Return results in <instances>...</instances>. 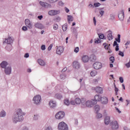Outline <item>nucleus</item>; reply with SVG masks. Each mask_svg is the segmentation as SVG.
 <instances>
[{
    "label": "nucleus",
    "mask_w": 130,
    "mask_h": 130,
    "mask_svg": "<svg viewBox=\"0 0 130 130\" xmlns=\"http://www.w3.org/2000/svg\"><path fill=\"white\" fill-rule=\"evenodd\" d=\"M82 59L83 62H88L89 61V56L87 55H84L82 57Z\"/></svg>",
    "instance_id": "nucleus-23"
},
{
    "label": "nucleus",
    "mask_w": 130,
    "mask_h": 130,
    "mask_svg": "<svg viewBox=\"0 0 130 130\" xmlns=\"http://www.w3.org/2000/svg\"><path fill=\"white\" fill-rule=\"evenodd\" d=\"M35 26L36 27V28H38V29H41V30H42V29H43V28H44V26H43V25L40 23H36L35 24Z\"/></svg>",
    "instance_id": "nucleus-19"
},
{
    "label": "nucleus",
    "mask_w": 130,
    "mask_h": 130,
    "mask_svg": "<svg viewBox=\"0 0 130 130\" xmlns=\"http://www.w3.org/2000/svg\"><path fill=\"white\" fill-rule=\"evenodd\" d=\"M49 105L50 108L54 109L55 107H56V103L53 101H50L49 103Z\"/></svg>",
    "instance_id": "nucleus-15"
},
{
    "label": "nucleus",
    "mask_w": 130,
    "mask_h": 130,
    "mask_svg": "<svg viewBox=\"0 0 130 130\" xmlns=\"http://www.w3.org/2000/svg\"><path fill=\"white\" fill-rule=\"evenodd\" d=\"M96 59L97 57L93 54L90 55L89 57H88V60H89V61H91V62H94V61H96Z\"/></svg>",
    "instance_id": "nucleus-13"
},
{
    "label": "nucleus",
    "mask_w": 130,
    "mask_h": 130,
    "mask_svg": "<svg viewBox=\"0 0 130 130\" xmlns=\"http://www.w3.org/2000/svg\"><path fill=\"white\" fill-rule=\"evenodd\" d=\"M75 101V103H76L77 104H81V99H80V98H76Z\"/></svg>",
    "instance_id": "nucleus-34"
},
{
    "label": "nucleus",
    "mask_w": 130,
    "mask_h": 130,
    "mask_svg": "<svg viewBox=\"0 0 130 130\" xmlns=\"http://www.w3.org/2000/svg\"><path fill=\"white\" fill-rule=\"evenodd\" d=\"M103 45L104 46V48H105V49H109V48H110V44L108 45L107 43H104L103 44Z\"/></svg>",
    "instance_id": "nucleus-29"
},
{
    "label": "nucleus",
    "mask_w": 130,
    "mask_h": 130,
    "mask_svg": "<svg viewBox=\"0 0 130 130\" xmlns=\"http://www.w3.org/2000/svg\"><path fill=\"white\" fill-rule=\"evenodd\" d=\"M30 23H31V21H30V20L26 19L25 20V24L26 26V25H28V24H30Z\"/></svg>",
    "instance_id": "nucleus-46"
},
{
    "label": "nucleus",
    "mask_w": 130,
    "mask_h": 130,
    "mask_svg": "<svg viewBox=\"0 0 130 130\" xmlns=\"http://www.w3.org/2000/svg\"><path fill=\"white\" fill-rule=\"evenodd\" d=\"M73 68H74V69H76V70H79V69L81 68V64H80V62L77 61H73Z\"/></svg>",
    "instance_id": "nucleus-12"
},
{
    "label": "nucleus",
    "mask_w": 130,
    "mask_h": 130,
    "mask_svg": "<svg viewBox=\"0 0 130 130\" xmlns=\"http://www.w3.org/2000/svg\"><path fill=\"white\" fill-rule=\"evenodd\" d=\"M119 81H120V83H123V81H124L123 78H122L121 77H119Z\"/></svg>",
    "instance_id": "nucleus-57"
},
{
    "label": "nucleus",
    "mask_w": 130,
    "mask_h": 130,
    "mask_svg": "<svg viewBox=\"0 0 130 130\" xmlns=\"http://www.w3.org/2000/svg\"><path fill=\"white\" fill-rule=\"evenodd\" d=\"M110 123V116H106L105 118V123L107 125H108Z\"/></svg>",
    "instance_id": "nucleus-22"
},
{
    "label": "nucleus",
    "mask_w": 130,
    "mask_h": 130,
    "mask_svg": "<svg viewBox=\"0 0 130 130\" xmlns=\"http://www.w3.org/2000/svg\"><path fill=\"white\" fill-rule=\"evenodd\" d=\"M64 10L66 12V13H69V12H70V9H69L68 8L65 7L64 8Z\"/></svg>",
    "instance_id": "nucleus-63"
},
{
    "label": "nucleus",
    "mask_w": 130,
    "mask_h": 130,
    "mask_svg": "<svg viewBox=\"0 0 130 130\" xmlns=\"http://www.w3.org/2000/svg\"><path fill=\"white\" fill-rule=\"evenodd\" d=\"M101 101L102 104H107L108 103V99L105 96L102 97Z\"/></svg>",
    "instance_id": "nucleus-17"
},
{
    "label": "nucleus",
    "mask_w": 130,
    "mask_h": 130,
    "mask_svg": "<svg viewBox=\"0 0 130 130\" xmlns=\"http://www.w3.org/2000/svg\"><path fill=\"white\" fill-rule=\"evenodd\" d=\"M66 74H61L60 75V78L61 80H64V79H66Z\"/></svg>",
    "instance_id": "nucleus-45"
},
{
    "label": "nucleus",
    "mask_w": 130,
    "mask_h": 130,
    "mask_svg": "<svg viewBox=\"0 0 130 130\" xmlns=\"http://www.w3.org/2000/svg\"><path fill=\"white\" fill-rule=\"evenodd\" d=\"M22 31H27L28 30V28L26 26H23L22 27Z\"/></svg>",
    "instance_id": "nucleus-51"
},
{
    "label": "nucleus",
    "mask_w": 130,
    "mask_h": 130,
    "mask_svg": "<svg viewBox=\"0 0 130 130\" xmlns=\"http://www.w3.org/2000/svg\"><path fill=\"white\" fill-rule=\"evenodd\" d=\"M114 87H115V92H118V88L116 87V85L114 84Z\"/></svg>",
    "instance_id": "nucleus-60"
},
{
    "label": "nucleus",
    "mask_w": 130,
    "mask_h": 130,
    "mask_svg": "<svg viewBox=\"0 0 130 130\" xmlns=\"http://www.w3.org/2000/svg\"><path fill=\"white\" fill-rule=\"evenodd\" d=\"M67 17L68 22H73V21H74V18L73 17V16L68 15Z\"/></svg>",
    "instance_id": "nucleus-28"
},
{
    "label": "nucleus",
    "mask_w": 130,
    "mask_h": 130,
    "mask_svg": "<svg viewBox=\"0 0 130 130\" xmlns=\"http://www.w3.org/2000/svg\"><path fill=\"white\" fill-rule=\"evenodd\" d=\"M109 60H110V61H111V62L112 63H113V62H114V61L115 60V59L114 58V56H111L109 58Z\"/></svg>",
    "instance_id": "nucleus-38"
},
{
    "label": "nucleus",
    "mask_w": 130,
    "mask_h": 130,
    "mask_svg": "<svg viewBox=\"0 0 130 130\" xmlns=\"http://www.w3.org/2000/svg\"><path fill=\"white\" fill-rule=\"evenodd\" d=\"M55 98L56 99H58V100H60V99L62 98V95L60 93H56L55 95Z\"/></svg>",
    "instance_id": "nucleus-27"
},
{
    "label": "nucleus",
    "mask_w": 130,
    "mask_h": 130,
    "mask_svg": "<svg viewBox=\"0 0 130 130\" xmlns=\"http://www.w3.org/2000/svg\"><path fill=\"white\" fill-rule=\"evenodd\" d=\"M115 19V16L113 14L110 15V20L113 21Z\"/></svg>",
    "instance_id": "nucleus-42"
},
{
    "label": "nucleus",
    "mask_w": 130,
    "mask_h": 130,
    "mask_svg": "<svg viewBox=\"0 0 130 130\" xmlns=\"http://www.w3.org/2000/svg\"><path fill=\"white\" fill-rule=\"evenodd\" d=\"M100 42H101L100 41V40L99 39V38H97V39H94V43H97L98 44L100 43Z\"/></svg>",
    "instance_id": "nucleus-47"
},
{
    "label": "nucleus",
    "mask_w": 130,
    "mask_h": 130,
    "mask_svg": "<svg viewBox=\"0 0 130 130\" xmlns=\"http://www.w3.org/2000/svg\"><path fill=\"white\" fill-rule=\"evenodd\" d=\"M64 49L62 46L58 47L56 49L57 54L60 55L63 52Z\"/></svg>",
    "instance_id": "nucleus-14"
},
{
    "label": "nucleus",
    "mask_w": 130,
    "mask_h": 130,
    "mask_svg": "<svg viewBox=\"0 0 130 130\" xmlns=\"http://www.w3.org/2000/svg\"><path fill=\"white\" fill-rule=\"evenodd\" d=\"M24 57L25 58H28V57H29V54L28 53H26L25 54H24Z\"/></svg>",
    "instance_id": "nucleus-58"
},
{
    "label": "nucleus",
    "mask_w": 130,
    "mask_h": 130,
    "mask_svg": "<svg viewBox=\"0 0 130 130\" xmlns=\"http://www.w3.org/2000/svg\"><path fill=\"white\" fill-rule=\"evenodd\" d=\"M110 125H111L112 129H117L118 128V123H117V121H112L110 123Z\"/></svg>",
    "instance_id": "nucleus-7"
},
{
    "label": "nucleus",
    "mask_w": 130,
    "mask_h": 130,
    "mask_svg": "<svg viewBox=\"0 0 130 130\" xmlns=\"http://www.w3.org/2000/svg\"><path fill=\"white\" fill-rule=\"evenodd\" d=\"M24 115H26V113L23 112L21 109H18L12 116V121L14 123L21 122L24 120Z\"/></svg>",
    "instance_id": "nucleus-1"
},
{
    "label": "nucleus",
    "mask_w": 130,
    "mask_h": 130,
    "mask_svg": "<svg viewBox=\"0 0 130 130\" xmlns=\"http://www.w3.org/2000/svg\"><path fill=\"white\" fill-rule=\"evenodd\" d=\"M8 62L6 61H3L2 62V63L0 64V66L2 69H6L7 66H8Z\"/></svg>",
    "instance_id": "nucleus-21"
},
{
    "label": "nucleus",
    "mask_w": 130,
    "mask_h": 130,
    "mask_svg": "<svg viewBox=\"0 0 130 130\" xmlns=\"http://www.w3.org/2000/svg\"><path fill=\"white\" fill-rule=\"evenodd\" d=\"M58 128L59 130H69V126L64 122H61L58 124Z\"/></svg>",
    "instance_id": "nucleus-3"
},
{
    "label": "nucleus",
    "mask_w": 130,
    "mask_h": 130,
    "mask_svg": "<svg viewBox=\"0 0 130 130\" xmlns=\"http://www.w3.org/2000/svg\"><path fill=\"white\" fill-rule=\"evenodd\" d=\"M95 90L96 93L102 94L103 93V88L101 87L97 86L95 88Z\"/></svg>",
    "instance_id": "nucleus-16"
},
{
    "label": "nucleus",
    "mask_w": 130,
    "mask_h": 130,
    "mask_svg": "<svg viewBox=\"0 0 130 130\" xmlns=\"http://www.w3.org/2000/svg\"><path fill=\"white\" fill-rule=\"evenodd\" d=\"M38 63H39L40 66H45V62L41 59H39L38 60Z\"/></svg>",
    "instance_id": "nucleus-26"
},
{
    "label": "nucleus",
    "mask_w": 130,
    "mask_h": 130,
    "mask_svg": "<svg viewBox=\"0 0 130 130\" xmlns=\"http://www.w3.org/2000/svg\"><path fill=\"white\" fill-rule=\"evenodd\" d=\"M13 42H14V40H13V39H12L11 37H9V38L8 39H5V40L3 42V44H10L9 46H8L6 47V48H7V50L8 51H11V50H12V49H13V47L12 46V43H13Z\"/></svg>",
    "instance_id": "nucleus-2"
},
{
    "label": "nucleus",
    "mask_w": 130,
    "mask_h": 130,
    "mask_svg": "<svg viewBox=\"0 0 130 130\" xmlns=\"http://www.w3.org/2000/svg\"><path fill=\"white\" fill-rule=\"evenodd\" d=\"M125 66L126 67V68H130V59L129 62L125 64Z\"/></svg>",
    "instance_id": "nucleus-56"
},
{
    "label": "nucleus",
    "mask_w": 130,
    "mask_h": 130,
    "mask_svg": "<svg viewBox=\"0 0 130 130\" xmlns=\"http://www.w3.org/2000/svg\"><path fill=\"white\" fill-rule=\"evenodd\" d=\"M115 41H116L118 43H120V35L118 34L117 35V38H115Z\"/></svg>",
    "instance_id": "nucleus-30"
},
{
    "label": "nucleus",
    "mask_w": 130,
    "mask_h": 130,
    "mask_svg": "<svg viewBox=\"0 0 130 130\" xmlns=\"http://www.w3.org/2000/svg\"><path fill=\"white\" fill-rule=\"evenodd\" d=\"M62 28L63 32H66V31H67V29H68V25L67 24L62 25Z\"/></svg>",
    "instance_id": "nucleus-35"
},
{
    "label": "nucleus",
    "mask_w": 130,
    "mask_h": 130,
    "mask_svg": "<svg viewBox=\"0 0 130 130\" xmlns=\"http://www.w3.org/2000/svg\"><path fill=\"white\" fill-rule=\"evenodd\" d=\"M34 103L36 105H39L41 102V96L40 95H37L34 96L33 99Z\"/></svg>",
    "instance_id": "nucleus-4"
},
{
    "label": "nucleus",
    "mask_w": 130,
    "mask_h": 130,
    "mask_svg": "<svg viewBox=\"0 0 130 130\" xmlns=\"http://www.w3.org/2000/svg\"><path fill=\"white\" fill-rule=\"evenodd\" d=\"M118 17L120 21H123V20H124V11L121 10L118 14Z\"/></svg>",
    "instance_id": "nucleus-10"
},
{
    "label": "nucleus",
    "mask_w": 130,
    "mask_h": 130,
    "mask_svg": "<svg viewBox=\"0 0 130 130\" xmlns=\"http://www.w3.org/2000/svg\"><path fill=\"white\" fill-rule=\"evenodd\" d=\"M79 49L78 47H77L76 48H75V50H74V52H76V53H78V52H79Z\"/></svg>",
    "instance_id": "nucleus-52"
},
{
    "label": "nucleus",
    "mask_w": 130,
    "mask_h": 130,
    "mask_svg": "<svg viewBox=\"0 0 130 130\" xmlns=\"http://www.w3.org/2000/svg\"><path fill=\"white\" fill-rule=\"evenodd\" d=\"M58 5H59V6H61V7H62V6H63V5H64V3H63L62 2V1H60L58 3Z\"/></svg>",
    "instance_id": "nucleus-55"
},
{
    "label": "nucleus",
    "mask_w": 130,
    "mask_h": 130,
    "mask_svg": "<svg viewBox=\"0 0 130 130\" xmlns=\"http://www.w3.org/2000/svg\"><path fill=\"white\" fill-rule=\"evenodd\" d=\"M94 109H95V110L96 112H98V111H99V110H100V106H99V105H95L94 107Z\"/></svg>",
    "instance_id": "nucleus-32"
},
{
    "label": "nucleus",
    "mask_w": 130,
    "mask_h": 130,
    "mask_svg": "<svg viewBox=\"0 0 130 130\" xmlns=\"http://www.w3.org/2000/svg\"><path fill=\"white\" fill-rule=\"evenodd\" d=\"M60 13V11L59 10H54V16L56 15H58V14Z\"/></svg>",
    "instance_id": "nucleus-43"
},
{
    "label": "nucleus",
    "mask_w": 130,
    "mask_h": 130,
    "mask_svg": "<svg viewBox=\"0 0 130 130\" xmlns=\"http://www.w3.org/2000/svg\"><path fill=\"white\" fill-rule=\"evenodd\" d=\"M100 14L101 15V16L102 17V16H103V15H104V11L102 10L100 12Z\"/></svg>",
    "instance_id": "nucleus-59"
},
{
    "label": "nucleus",
    "mask_w": 130,
    "mask_h": 130,
    "mask_svg": "<svg viewBox=\"0 0 130 130\" xmlns=\"http://www.w3.org/2000/svg\"><path fill=\"white\" fill-rule=\"evenodd\" d=\"M97 75L96 71H92L90 72V76L91 77H95Z\"/></svg>",
    "instance_id": "nucleus-31"
},
{
    "label": "nucleus",
    "mask_w": 130,
    "mask_h": 130,
    "mask_svg": "<svg viewBox=\"0 0 130 130\" xmlns=\"http://www.w3.org/2000/svg\"><path fill=\"white\" fill-rule=\"evenodd\" d=\"M45 130H52V128L51 126H48Z\"/></svg>",
    "instance_id": "nucleus-62"
},
{
    "label": "nucleus",
    "mask_w": 130,
    "mask_h": 130,
    "mask_svg": "<svg viewBox=\"0 0 130 130\" xmlns=\"http://www.w3.org/2000/svg\"><path fill=\"white\" fill-rule=\"evenodd\" d=\"M118 54L119 55H120V56H122V57H123V56H124V53L123 52H121V51H119Z\"/></svg>",
    "instance_id": "nucleus-48"
},
{
    "label": "nucleus",
    "mask_w": 130,
    "mask_h": 130,
    "mask_svg": "<svg viewBox=\"0 0 130 130\" xmlns=\"http://www.w3.org/2000/svg\"><path fill=\"white\" fill-rule=\"evenodd\" d=\"M41 48L42 50H45V49H46L45 45H42L41 47Z\"/></svg>",
    "instance_id": "nucleus-50"
},
{
    "label": "nucleus",
    "mask_w": 130,
    "mask_h": 130,
    "mask_svg": "<svg viewBox=\"0 0 130 130\" xmlns=\"http://www.w3.org/2000/svg\"><path fill=\"white\" fill-rule=\"evenodd\" d=\"M54 10H50L48 12V14L50 16H54Z\"/></svg>",
    "instance_id": "nucleus-40"
},
{
    "label": "nucleus",
    "mask_w": 130,
    "mask_h": 130,
    "mask_svg": "<svg viewBox=\"0 0 130 130\" xmlns=\"http://www.w3.org/2000/svg\"><path fill=\"white\" fill-rule=\"evenodd\" d=\"M33 119H34V120H38V119H39V115H38V114L34 115Z\"/></svg>",
    "instance_id": "nucleus-33"
},
{
    "label": "nucleus",
    "mask_w": 130,
    "mask_h": 130,
    "mask_svg": "<svg viewBox=\"0 0 130 130\" xmlns=\"http://www.w3.org/2000/svg\"><path fill=\"white\" fill-rule=\"evenodd\" d=\"M52 46H53L52 44H50V45H49V46L48 48V50L49 51H50V50H51V49L52 48Z\"/></svg>",
    "instance_id": "nucleus-53"
},
{
    "label": "nucleus",
    "mask_w": 130,
    "mask_h": 130,
    "mask_svg": "<svg viewBox=\"0 0 130 130\" xmlns=\"http://www.w3.org/2000/svg\"><path fill=\"white\" fill-rule=\"evenodd\" d=\"M94 70H100L102 68V63L100 62H95L93 64Z\"/></svg>",
    "instance_id": "nucleus-8"
},
{
    "label": "nucleus",
    "mask_w": 130,
    "mask_h": 130,
    "mask_svg": "<svg viewBox=\"0 0 130 130\" xmlns=\"http://www.w3.org/2000/svg\"><path fill=\"white\" fill-rule=\"evenodd\" d=\"M7 115V113L5 110H2L0 112V117H6Z\"/></svg>",
    "instance_id": "nucleus-24"
},
{
    "label": "nucleus",
    "mask_w": 130,
    "mask_h": 130,
    "mask_svg": "<svg viewBox=\"0 0 130 130\" xmlns=\"http://www.w3.org/2000/svg\"><path fill=\"white\" fill-rule=\"evenodd\" d=\"M40 5L43 7V8H45V9H48V8H51V5L47 3L40 2Z\"/></svg>",
    "instance_id": "nucleus-9"
},
{
    "label": "nucleus",
    "mask_w": 130,
    "mask_h": 130,
    "mask_svg": "<svg viewBox=\"0 0 130 130\" xmlns=\"http://www.w3.org/2000/svg\"><path fill=\"white\" fill-rule=\"evenodd\" d=\"M93 6L95 8H98V7H100V6H101V4H100L99 2L95 3H94Z\"/></svg>",
    "instance_id": "nucleus-41"
},
{
    "label": "nucleus",
    "mask_w": 130,
    "mask_h": 130,
    "mask_svg": "<svg viewBox=\"0 0 130 130\" xmlns=\"http://www.w3.org/2000/svg\"><path fill=\"white\" fill-rule=\"evenodd\" d=\"M81 103L83 106H86L87 104V101H86V99L82 98L81 99Z\"/></svg>",
    "instance_id": "nucleus-25"
},
{
    "label": "nucleus",
    "mask_w": 130,
    "mask_h": 130,
    "mask_svg": "<svg viewBox=\"0 0 130 130\" xmlns=\"http://www.w3.org/2000/svg\"><path fill=\"white\" fill-rule=\"evenodd\" d=\"M38 18L39 20H42V19L43 18V15H39L38 16Z\"/></svg>",
    "instance_id": "nucleus-61"
},
{
    "label": "nucleus",
    "mask_w": 130,
    "mask_h": 130,
    "mask_svg": "<svg viewBox=\"0 0 130 130\" xmlns=\"http://www.w3.org/2000/svg\"><path fill=\"white\" fill-rule=\"evenodd\" d=\"M26 27L28 28L29 29H32V23L30 22L27 25H26Z\"/></svg>",
    "instance_id": "nucleus-49"
},
{
    "label": "nucleus",
    "mask_w": 130,
    "mask_h": 130,
    "mask_svg": "<svg viewBox=\"0 0 130 130\" xmlns=\"http://www.w3.org/2000/svg\"><path fill=\"white\" fill-rule=\"evenodd\" d=\"M118 45V44H117V42L116 41H114L113 46H117Z\"/></svg>",
    "instance_id": "nucleus-54"
},
{
    "label": "nucleus",
    "mask_w": 130,
    "mask_h": 130,
    "mask_svg": "<svg viewBox=\"0 0 130 130\" xmlns=\"http://www.w3.org/2000/svg\"><path fill=\"white\" fill-rule=\"evenodd\" d=\"M54 30H57L58 29V25L57 24H54L53 25Z\"/></svg>",
    "instance_id": "nucleus-44"
},
{
    "label": "nucleus",
    "mask_w": 130,
    "mask_h": 130,
    "mask_svg": "<svg viewBox=\"0 0 130 130\" xmlns=\"http://www.w3.org/2000/svg\"><path fill=\"white\" fill-rule=\"evenodd\" d=\"M55 116L56 119H61L64 117V113L63 111H60L57 113Z\"/></svg>",
    "instance_id": "nucleus-6"
},
{
    "label": "nucleus",
    "mask_w": 130,
    "mask_h": 130,
    "mask_svg": "<svg viewBox=\"0 0 130 130\" xmlns=\"http://www.w3.org/2000/svg\"><path fill=\"white\" fill-rule=\"evenodd\" d=\"M64 103L65 105L69 106L70 105V101L69 100H64Z\"/></svg>",
    "instance_id": "nucleus-39"
},
{
    "label": "nucleus",
    "mask_w": 130,
    "mask_h": 130,
    "mask_svg": "<svg viewBox=\"0 0 130 130\" xmlns=\"http://www.w3.org/2000/svg\"><path fill=\"white\" fill-rule=\"evenodd\" d=\"M5 73L6 75H11L12 74V67L11 66H9L5 68Z\"/></svg>",
    "instance_id": "nucleus-11"
},
{
    "label": "nucleus",
    "mask_w": 130,
    "mask_h": 130,
    "mask_svg": "<svg viewBox=\"0 0 130 130\" xmlns=\"http://www.w3.org/2000/svg\"><path fill=\"white\" fill-rule=\"evenodd\" d=\"M109 34H108V39L110 41V40H112L113 39V36H112V31L111 30L108 31Z\"/></svg>",
    "instance_id": "nucleus-20"
},
{
    "label": "nucleus",
    "mask_w": 130,
    "mask_h": 130,
    "mask_svg": "<svg viewBox=\"0 0 130 130\" xmlns=\"http://www.w3.org/2000/svg\"><path fill=\"white\" fill-rule=\"evenodd\" d=\"M96 118L98 119H99L100 118H102V114H101V113H97L96 116Z\"/></svg>",
    "instance_id": "nucleus-37"
},
{
    "label": "nucleus",
    "mask_w": 130,
    "mask_h": 130,
    "mask_svg": "<svg viewBox=\"0 0 130 130\" xmlns=\"http://www.w3.org/2000/svg\"><path fill=\"white\" fill-rule=\"evenodd\" d=\"M102 98V97L100 96L99 94H96L94 96V100H93V101H96L97 104V102H100V101H101Z\"/></svg>",
    "instance_id": "nucleus-18"
},
{
    "label": "nucleus",
    "mask_w": 130,
    "mask_h": 130,
    "mask_svg": "<svg viewBox=\"0 0 130 130\" xmlns=\"http://www.w3.org/2000/svg\"><path fill=\"white\" fill-rule=\"evenodd\" d=\"M96 101H94L93 100H92L91 101H87L85 106L87 107H93V106H94V105H96Z\"/></svg>",
    "instance_id": "nucleus-5"
},
{
    "label": "nucleus",
    "mask_w": 130,
    "mask_h": 130,
    "mask_svg": "<svg viewBox=\"0 0 130 130\" xmlns=\"http://www.w3.org/2000/svg\"><path fill=\"white\" fill-rule=\"evenodd\" d=\"M22 130H29V128H28V127H27L26 126H24L22 128Z\"/></svg>",
    "instance_id": "nucleus-64"
},
{
    "label": "nucleus",
    "mask_w": 130,
    "mask_h": 130,
    "mask_svg": "<svg viewBox=\"0 0 130 130\" xmlns=\"http://www.w3.org/2000/svg\"><path fill=\"white\" fill-rule=\"evenodd\" d=\"M100 39H104V35L103 34H98Z\"/></svg>",
    "instance_id": "nucleus-36"
}]
</instances>
